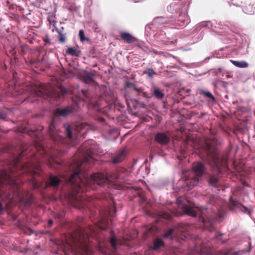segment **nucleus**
Instances as JSON below:
<instances>
[{
  "mask_svg": "<svg viewBox=\"0 0 255 255\" xmlns=\"http://www.w3.org/2000/svg\"><path fill=\"white\" fill-rule=\"evenodd\" d=\"M69 170L73 173L68 179V182L72 185V194L74 197L80 193H83L88 191L89 188H92V184H97L99 186L103 185L107 181H111L117 179V176H108L107 173L98 172L94 173L89 178L85 176L81 172V164L78 162H74L69 167Z\"/></svg>",
  "mask_w": 255,
  "mask_h": 255,
  "instance_id": "f257e3e1",
  "label": "nucleus"
},
{
  "mask_svg": "<svg viewBox=\"0 0 255 255\" xmlns=\"http://www.w3.org/2000/svg\"><path fill=\"white\" fill-rule=\"evenodd\" d=\"M220 202L221 199L218 196H212L206 208H198L196 210L194 208L184 205L183 210L189 216H199L200 221L203 223L205 228L210 232H213L215 229L213 226V222L218 221L223 217V210L219 207Z\"/></svg>",
  "mask_w": 255,
  "mask_h": 255,
  "instance_id": "f03ea898",
  "label": "nucleus"
},
{
  "mask_svg": "<svg viewBox=\"0 0 255 255\" xmlns=\"http://www.w3.org/2000/svg\"><path fill=\"white\" fill-rule=\"evenodd\" d=\"M217 144L216 138H206L200 148V155L202 159L207 162L219 174L222 171L221 167L226 165V160L220 157Z\"/></svg>",
  "mask_w": 255,
  "mask_h": 255,
  "instance_id": "7ed1b4c3",
  "label": "nucleus"
},
{
  "mask_svg": "<svg viewBox=\"0 0 255 255\" xmlns=\"http://www.w3.org/2000/svg\"><path fill=\"white\" fill-rule=\"evenodd\" d=\"M22 183L15 178V176L11 170L8 174L5 170H0V214L4 208L1 203L3 201L2 188L5 184L10 185L14 190V194H19L20 186Z\"/></svg>",
  "mask_w": 255,
  "mask_h": 255,
  "instance_id": "20e7f679",
  "label": "nucleus"
},
{
  "mask_svg": "<svg viewBox=\"0 0 255 255\" xmlns=\"http://www.w3.org/2000/svg\"><path fill=\"white\" fill-rule=\"evenodd\" d=\"M31 96L42 97L43 99L54 96L60 98L67 93L65 88L61 87L58 88V91L55 94L53 90H51L50 85L42 83L31 85Z\"/></svg>",
  "mask_w": 255,
  "mask_h": 255,
  "instance_id": "39448f33",
  "label": "nucleus"
},
{
  "mask_svg": "<svg viewBox=\"0 0 255 255\" xmlns=\"http://www.w3.org/2000/svg\"><path fill=\"white\" fill-rule=\"evenodd\" d=\"M41 162L42 160L37 159L36 161H30L21 167L22 170L30 176L28 180L34 189H38L41 186L40 180L36 178V176H39L40 173L35 170L40 171Z\"/></svg>",
  "mask_w": 255,
  "mask_h": 255,
  "instance_id": "423d86ee",
  "label": "nucleus"
},
{
  "mask_svg": "<svg viewBox=\"0 0 255 255\" xmlns=\"http://www.w3.org/2000/svg\"><path fill=\"white\" fill-rule=\"evenodd\" d=\"M55 129L54 121L52 120L48 128V132L51 139L57 144L64 143L66 139L62 136L59 135Z\"/></svg>",
  "mask_w": 255,
  "mask_h": 255,
  "instance_id": "0eeeda50",
  "label": "nucleus"
},
{
  "mask_svg": "<svg viewBox=\"0 0 255 255\" xmlns=\"http://www.w3.org/2000/svg\"><path fill=\"white\" fill-rule=\"evenodd\" d=\"M192 170L194 172L193 175L199 178L205 173L206 168L204 163L198 162L193 164Z\"/></svg>",
  "mask_w": 255,
  "mask_h": 255,
  "instance_id": "6e6552de",
  "label": "nucleus"
},
{
  "mask_svg": "<svg viewBox=\"0 0 255 255\" xmlns=\"http://www.w3.org/2000/svg\"><path fill=\"white\" fill-rule=\"evenodd\" d=\"M155 140L161 145H166L170 141V137L164 132H158L155 136Z\"/></svg>",
  "mask_w": 255,
  "mask_h": 255,
  "instance_id": "1a4fd4ad",
  "label": "nucleus"
},
{
  "mask_svg": "<svg viewBox=\"0 0 255 255\" xmlns=\"http://www.w3.org/2000/svg\"><path fill=\"white\" fill-rule=\"evenodd\" d=\"M61 182V180L56 175L50 174L49 176L47 182L46 183V187H57Z\"/></svg>",
  "mask_w": 255,
  "mask_h": 255,
  "instance_id": "9d476101",
  "label": "nucleus"
},
{
  "mask_svg": "<svg viewBox=\"0 0 255 255\" xmlns=\"http://www.w3.org/2000/svg\"><path fill=\"white\" fill-rule=\"evenodd\" d=\"M74 109L72 107H67L64 108H57L55 111L54 115L66 117L71 114Z\"/></svg>",
  "mask_w": 255,
  "mask_h": 255,
  "instance_id": "9b49d317",
  "label": "nucleus"
},
{
  "mask_svg": "<svg viewBox=\"0 0 255 255\" xmlns=\"http://www.w3.org/2000/svg\"><path fill=\"white\" fill-rule=\"evenodd\" d=\"M199 180V178L198 177L193 175L185 179V183L189 189H191L198 184Z\"/></svg>",
  "mask_w": 255,
  "mask_h": 255,
  "instance_id": "f8f14e48",
  "label": "nucleus"
},
{
  "mask_svg": "<svg viewBox=\"0 0 255 255\" xmlns=\"http://www.w3.org/2000/svg\"><path fill=\"white\" fill-rule=\"evenodd\" d=\"M94 74L89 72H86L84 74L80 76V79L84 83L87 84H91L95 82L93 79Z\"/></svg>",
  "mask_w": 255,
  "mask_h": 255,
  "instance_id": "ddd939ff",
  "label": "nucleus"
},
{
  "mask_svg": "<svg viewBox=\"0 0 255 255\" xmlns=\"http://www.w3.org/2000/svg\"><path fill=\"white\" fill-rule=\"evenodd\" d=\"M126 156V150H122L118 152L112 159V162L113 163H118L123 161Z\"/></svg>",
  "mask_w": 255,
  "mask_h": 255,
  "instance_id": "4468645a",
  "label": "nucleus"
},
{
  "mask_svg": "<svg viewBox=\"0 0 255 255\" xmlns=\"http://www.w3.org/2000/svg\"><path fill=\"white\" fill-rule=\"evenodd\" d=\"M209 184L213 187L219 188L221 186V184L219 180L218 175L217 174L210 175L209 178Z\"/></svg>",
  "mask_w": 255,
  "mask_h": 255,
  "instance_id": "2eb2a0df",
  "label": "nucleus"
},
{
  "mask_svg": "<svg viewBox=\"0 0 255 255\" xmlns=\"http://www.w3.org/2000/svg\"><path fill=\"white\" fill-rule=\"evenodd\" d=\"M120 36L127 43L131 44L137 40V39L131 34L127 32H121Z\"/></svg>",
  "mask_w": 255,
  "mask_h": 255,
  "instance_id": "dca6fc26",
  "label": "nucleus"
},
{
  "mask_svg": "<svg viewBox=\"0 0 255 255\" xmlns=\"http://www.w3.org/2000/svg\"><path fill=\"white\" fill-rule=\"evenodd\" d=\"M66 54L70 55L73 56L79 57L81 54L80 50L74 47H68L66 50Z\"/></svg>",
  "mask_w": 255,
  "mask_h": 255,
  "instance_id": "f3484780",
  "label": "nucleus"
},
{
  "mask_svg": "<svg viewBox=\"0 0 255 255\" xmlns=\"http://www.w3.org/2000/svg\"><path fill=\"white\" fill-rule=\"evenodd\" d=\"M110 243L112 246V249L116 251L117 245H122L124 244L123 241L120 239H116L115 236H112L110 240Z\"/></svg>",
  "mask_w": 255,
  "mask_h": 255,
  "instance_id": "a211bd4d",
  "label": "nucleus"
},
{
  "mask_svg": "<svg viewBox=\"0 0 255 255\" xmlns=\"http://www.w3.org/2000/svg\"><path fill=\"white\" fill-rule=\"evenodd\" d=\"M64 128H65V132L66 134L67 135L68 139L71 141L72 139V129L73 128V127L70 126L68 124H65L64 125Z\"/></svg>",
  "mask_w": 255,
  "mask_h": 255,
  "instance_id": "6ab92c4d",
  "label": "nucleus"
},
{
  "mask_svg": "<svg viewBox=\"0 0 255 255\" xmlns=\"http://www.w3.org/2000/svg\"><path fill=\"white\" fill-rule=\"evenodd\" d=\"M152 94L156 98L161 99L164 97L163 92L157 87H153Z\"/></svg>",
  "mask_w": 255,
  "mask_h": 255,
  "instance_id": "aec40b11",
  "label": "nucleus"
},
{
  "mask_svg": "<svg viewBox=\"0 0 255 255\" xmlns=\"http://www.w3.org/2000/svg\"><path fill=\"white\" fill-rule=\"evenodd\" d=\"M231 62L235 66L239 68H246L249 66V64L247 62L244 61H239L231 60Z\"/></svg>",
  "mask_w": 255,
  "mask_h": 255,
  "instance_id": "412c9836",
  "label": "nucleus"
},
{
  "mask_svg": "<svg viewBox=\"0 0 255 255\" xmlns=\"http://www.w3.org/2000/svg\"><path fill=\"white\" fill-rule=\"evenodd\" d=\"M82 93L83 95L85 96V97L87 99V100H86L88 101L90 104L92 105V106L95 107L99 106L100 103L99 101H96L95 103H94V102L92 100L89 99V92L88 91L82 90Z\"/></svg>",
  "mask_w": 255,
  "mask_h": 255,
  "instance_id": "4be33fe9",
  "label": "nucleus"
},
{
  "mask_svg": "<svg viewBox=\"0 0 255 255\" xmlns=\"http://www.w3.org/2000/svg\"><path fill=\"white\" fill-rule=\"evenodd\" d=\"M164 242L161 239H156L153 241V247L154 250H157L161 247L164 246Z\"/></svg>",
  "mask_w": 255,
  "mask_h": 255,
  "instance_id": "5701e85b",
  "label": "nucleus"
},
{
  "mask_svg": "<svg viewBox=\"0 0 255 255\" xmlns=\"http://www.w3.org/2000/svg\"><path fill=\"white\" fill-rule=\"evenodd\" d=\"M26 63L30 66H38L40 63V61L38 59H36L31 58L25 60Z\"/></svg>",
  "mask_w": 255,
  "mask_h": 255,
  "instance_id": "b1692460",
  "label": "nucleus"
},
{
  "mask_svg": "<svg viewBox=\"0 0 255 255\" xmlns=\"http://www.w3.org/2000/svg\"><path fill=\"white\" fill-rule=\"evenodd\" d=\"M59 41L61 43H64L66 41L65 34L62 32V30H58Z\"/></svg>",
  "mask_w": 255,
  "mask_h": 255,
  "instance_id": "393cba45",
  "label": "nucleus"
},
{
  "mask_svg": "<svg viewBox=\"0 0 255 255\" xmlns=\"http://www.w3.org/2000/svg\"><path fill=\"white\" fill-rule=\"evenodd\" d=\"M144 74H147L150 78H152L153 76L156 74V73L153 69H148L143 72Z\"/></svg>",
  "mask_w": 255,
  "mask_h": 255,
  "instance_id": "a878e982",
  "label": "nucleus"
},
{
  "mask_svg": "<svg viewBox=\"0 0 255 255\" xmlns=\"http://www.w3.org/2000/svg\"><path fill=\"white\" fill-rule=\"evenodd\" d=\"M174 231V229H173V228L169 229L164 234L163 237L165 238H170L171 237L172 235L173 234Z\"/></svg>",
  "mask_w": 255,
  "mask_h": 255,
  "instance_id": "bb28decb",
  "label": "nucleus"
},
{
  "mask_svg": "<svg viewBox=\"0 0 255 255\" xmlns=\"http://www.w3.org/2000/svg\"><path fill=\"white\" fill-rule=\"evenodd\" d=\"M202 94L204 95L205 97L211 99L212 100H215V98L212 94L209 91H202Z\"/></svg>",
  "mask_w": 255,
  "mask_h": 255,
  "instance_id": "cd10ccee",
  "label": "nucleus"
},
{
  "mask_svg": "<svg viewBox=\"0 0 255 255\" xmlns=\"http://www.w3.org/2000/svg\"><path fill=\"white\" fill-rule=\"evenodd\" d=\"M79 37L81 41H84L86 40V38L84 35V32L83 30H80L79 33Z\"/></svg>",
  "mask_w": 255,
  "mask_h": 255,
  "instance_id": "c85d7f7f",
  "label": "nucleus"
},
{
  "mask_svg": "<svg viewBox=\"0 0 255 255\" xmlns=\"http://www.w3.org/2000/svg\"><path fill=\"white\" fill-rule=\"evenodd\" d=\"M161 216L163 218L169 220L171 218V216L168 213H162Z\"/></svg>",
  "mask_w": 255,
  "mask_h": 255,
  "instance_id": "c756f323",
  "label": "nucleus"
},
{
  "mask_svg": "<svg viewBox=\"0 0 255 255\" xmlns=\"http://www.w3.org/2000/svg\"><path fill=\"white\" fill-rule=\"evenodd\" d=\"M53 164L54 165H52V163L50 161H48V165L49 166L51 167H54L55 168H56L57 167H55V166H57V165H60V163L59 162H54V160H53Z\"/></svg>",
  "mask_w": 255,
  "mask_h": 255,
  "instance_id": "7c9ffc66",
  "label": "nucleus"
},
{
  "mask_svg": "<svg viewBox=\"0 0 255 255\" xmlns=\"http://www.w3.org/2000/svg\"><path fill=\"white\" fill-rule=\"evenodd\" d=\"M39 154L42 156H44L46 154L45 149L42 146L39 147Z\"/></svg>",
  "mask_w": 255,
  "mask_h": 255,
  "instance_id": "2f4dec72",
  "label": "nucleus"
},
{
  "mask_svg": "<svg viewBox=\"0 0 255 255\" xmlns=\"http://www.w3.org/2000/svg\"><path fill=\"white\" fill-rule=\"evenodd\" d=\"M222 235H219L216 236V238L217 240L220 241L222 243H225L226 242V240H223L222 238Z\"/></svg>",
  "mask_w": 255,
  "mask_h": 255,
  "instance_id": "473e14b6",
  "label": "nucleus"
},
{
  "mask_svg": "<svg viewBox=\"0 0 255 255\" xmlns=\"http://www.w3.org/2000/svg\"><path fill=\"white\" fill-rule=\"evenodd\" d=\"M92 157L88 155V156H85L84 158L83 162H89L92 160Z\"/></svg>",
  "mask_w": 255,
  "mask_h": 255,
  "instance_id": "72a5a7b5",
  "label": "nucleus"
},
{
  "mask_svg": "<svg viewBox=\"0 0 255 255\" xmlns=\"http://www.w3.org/2000/svg\"><path fill=\"white\" fill-rule=\"evenodd\" d=\"M84 127V125L83 124H80L79 125L77 126V130L80 132L83 129Z\"/></svg>",
  "mask_w": 255,
  "mask_h": 255,
  "instance_id": "f704fd0d",
  "label": "nucleus"
},
{
  "mask_svg": "<svg viewBox=\"0 0 255 255\" xmlns=\"http://www.w3.org/2000/svg\"><path fill=\"white\" fill-rule=\"evenodd\" d=\"M6 118L5 114L2 112L0 111V119L4 120Z\"/></svg>",
  "mask_w": 255,
  "mask_h": 255,
  "instance_id": "c9c22d12",
  "label": "nucleus"
},
{
  "mask_svg": "<svg viewBox=\"0 0 255 255\" xmlns=\"http://www.w3.org/2000/svg\"><path fill=\"white\" fill-rule=\"evenodd\" d=\"M108 221H106L105 222V223L104 224V226L103 227L102 226H100V228L102 229V230H106V228H107L108 227Z\"/></svg>",
  "mask_w": 255,
  "mask_h": 255,
  "instance_id": "e433bc0d",
  "label": "nucleus"
},
{
  "mask_svg": "<svg viewBox=\"0 0 255 255\" xmlns=\"http://www.w3.org/2000/svg\"><path fill=\"white\" fill-rule=\"evenodd\" d=\"M56 217L58 218L59 219H62L63 217V213H61V214H57L56 215H55Z\"/></svg>",
  "mask_w": 255,
  "mask_h": 255,
  "instance_id": "4c0bfd02",
  "label": "nucleus"
},
{
  "mask_svg": "<svg viewBox=\"0 0 255 255\" xmlns=\"http://www.w3.org/2000/svg\"><path fill=\"white\" fill-rule=\"evenodd\" d=\"M243 212L244 213H248V214L250 213V211L248 208L245 207H244V210H243Z\"/></svg>",
  "mask_w": 255,
  "mask_h": 255,
  "instance_id": "58836bf2",
  "label": "nucleus"
},
{
  "mask_svg": "<svg viewBox=\"0 0 255 255\" xmlns=\"http://www.w3.org/2000/svg\"><path fill=\"white\" fill-rule=\"evenodd\" d=\"M230 253L229 251H223L222 254L223 255H228Z\"/></svg>",
  "mask_w": 255,
  "mask_h": 255,
  "instance_id": "ea45409f",
  "label": "nucleus"
},
{
  "mask_svg": "<svg viewBox=\"0 0 255 255\" xmlns=\"http://www.w3.org/2000/svg\"><path fill=\"white\" fill-rule=\"evenodd\" d=\"M53 224V221L52 220H49L48 221V224L49 226H51Z\"/></svg>",
  "mask_w": 255,
  "mask_h": 255,
  "instance_id": "a19ab883",
  "label": "nucleus"
},
{
  "mask_svg": "<svg viewBox=\"0 0 255 255\" xmlns=\"http://www.w3.org/2000/svg\"><path fill=\"white\" fill-rule=\"evenodd\" d=\"M187 235H188L186 233H185V235H184V237L185 238H187Z\"/></svg>",
  "mask_w": 255,
  "mask_h": 255,
  "instance_id": "79ce46f5",
  "label": "nucleus"
},
{
  "mask_svg": "<svg viewBox=\"0 0 255 255\" xmlns=\"http://www.w3.org/2000/svg\"><path fill=\"white\" fill-rule=\"evenodd\" d=\"M135 2H137L139 1V0H133Z\"/></svg>",
  "mask_w": 255,
  "mask_h": 255,
  "instance_id": "37998d69",
  "label": "nucleus"
},
{
  "mask_svg": "<svg viewBox=\"0 0 255 255\" xmlns=\"http://www.w3.org/2000/svg\"><path fill=\"white\" fill-rule=\"evenodd\" d=\"M40 128L39 129V130H42V127H40Z\"/></svg>",
  "mask_w": 255,
  "mask_h": 255,
  "instance_id": "c03bdc74",
  "label": "nucleus"
},
{
  "mask_svg": "<svg viewBox=\"0 0 255 255\" xmlns=\"http://www.w3.org/2000/svg\"><path fill=\"white\" fill-rule=\"evenodd\" d=\"M143 95L145 96H146V94L145 93H143Z\"/></svg>",
  "mask_w": 255,
  "mask_h": 255,
  "instance_id": "a18cd8bd",
  "label": "nucleus"
},
{
  "mask_svg": "<svg viewBox=\"0 0 255 255\" xmlns=\"http://www.w3.org/2000/svg\"><path fill=\"white\" fill-rule=\"evenodd\" d=\"M177 201H178V202H180V200H179V199H178Z\"/></svg>",
  "mask_w": 255,
  "mask_h": 255,
  "instance_id": "49530a36",
  "label": "nucleus"
}]
</instances>
